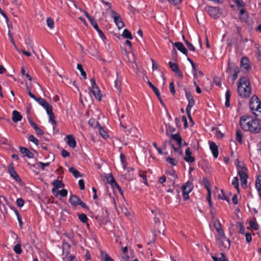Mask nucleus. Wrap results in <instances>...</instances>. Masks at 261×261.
<instances>
[{
    "label": "nucleus",
    "mask_w": 261,
    "mask_h": 261,
    "mask_svg": "<svg viewBox=\"0 0 261 261\" xmlns=\"http://www.w3.org/2000/svg\"><path fill=\"white\" fill-rule=\"evenodd\" d=\"M218 233V236L216 237L217 243L221 249L228 250L230 247V241L227 239L224 232L222 228L216 230Z\"/></svg>",
    "instance_id": "nucleus-4"
},
{
    "label": "nucleus",
    "mask_w": 261,
    "mask_h": 261,
    "mask_svg": "<svg viewBox=\"0 0 261 261\" xmlns=\"http://www.w3.org/2000/svg\"><path fill=\"white\" fill-rule=\"evenodd\" d=\"M238 93L243 98H248L251 94V88L249 79L245 76L241 77L238 82Z\"/></svg>",
    "instance_id": "nucleus-2"
},
{
    "label": "nucleus",
    "mask_w": 261,
    "mask_h": 261,
    "mask_svg": "<svg viewBox=\"0 0 261 261\" xmlns=\"http://www.w3.org/2000/svg\"><path fill=\"white\" fill-rule=\"evenodd\" d=\"M57 192L62 197H65L67 195V191L66 189H62Z\"/></svg>",
    "instance_id": "nucleus-62"
},
{
    "label": "nucleus",
    "mask_w": 261,
    "mask_h": 261,
    "mask_svg": "<svg viewBox=\"0 0 261 261\" xmlns=\"http://www.w3.org/2000/svg\"><path fill=\"white\" fill-rule=\"evenodd\" d=\"M171 138L176 141L177 144L179 147H181L182 145V139L179 134H172Z\"/></svg>",
    "instance_id": "nucleus-23"
},
{
    "label": "nucleus",
    "mask_w": 261,
    "mask_h": 261,
    "mask_svg": "<svg viewBox=\"0 0 261 261\" xmlns=\"http://www.w3.org/2000/svg\"><path fill=\"white\" fill-rule=\"evenodd\" d=\"M249 223L250 227H251L254 230H257L258 229V228H259L258 225L254 220H250Z\"/></svg>",
    "instance_id": "nucleus-40"
},
{
    "label": "nucleus",
    "mask_w": 261,
    "mask_h": 261,
    "mask_svg": "<svg viewBox=\"0 0 261 261\" xmlns=\"http://www.w3.org/2000/svg\"><path fill=\"white\" fill-rule=\"evenodd\" d=\"M35 100L37 101L39 105L44 108L46 112H49V109L52 108L51 106L49 105L44 98L41 97H37V99H35Z\"/></svg>",
    "instance_id": "nucleus-10"
},
{
    "label": "nucleus",
    "mask_w": 261,
    "mask_h": 261,
    "mask_svg": "<svg viewBox=\"0 0 261 261\" xmlns=\"http://www.w3.org/2000/svg\"><path fill=\"white\" fill-rule=\"evenodd\" d=\"M240 70L238 67L236 66L233 68V74L232 76V81L233 83L237 79L238 77V74L239 73Z\"/></svg>",
    "instance_id": "nucleus-33"
},
{
    "label": "nucleus",
    "mask_w": 261,
    "mask_h": 261,
    "mask_svg": "<svg viewBox=\"0 0 261 261\" xmlns=\"http://www.w3.org/2000/svg\"><path fill=\"white\" fill-rule=\"evenodd\" d=\"M53 185L55 188L59 189L62 187L63 184L61 180L57 179L53 182Z\"/></svg>",
    "instance_id": "nucleus-44"
},
{
    "label": "nucleus",
    "mask_w": 261,
    "mask_h": 261,
    "mask_svg": "<svg viewBox=\"0 0 261 261\" xmlns=\"http://www.w3.org/2000/svg\"><path fill=\"white\" fill-rule=\"evenodd\" d=\"M69 171L71 173L75 178L80 177L82 176L81 173L75 168L71 167L69 169Z\"/></svg>",
    "instance_id": "nucleus-31"
},
{
    "label": "nucleus",
    "mask_w": 261,
    "mask_h": 261,
    "mask_svg": "<svg viewBox=\"0 0 261 261\" xmlns=\"http://www.w3.org/2000/svg\"><path fill=\"white\" fill-rule=\"evenodd\" d=\"M122 36L123 37H124V38H126V39H133V37H132L131 33L127 29L124 30V31H123L122 34Z\"/></svg>",
    "instance_id": "nucleus-36"
},
{
    "label": "nucleus",
    "mask_w": 261,
    "mask_h": 261,
    "mask_svg": "<svg viewBox=\"0 0 261 261\" xmlns=\"http://www.w3.org/2000/svg\"><path fill=\"white\" fill-rule=\"evenodd\" d=\"M96 31L97 32L99 36L102 40H104L106 39L105 34L99 28H98V29L96 30Z\"/></svg>",
    "instance_id": "nucleus-57"
},
{
    "label": "nucleus",
    "mask_w": 261,
    "mask_h": 261,
    "mask_svg": "<svg viewBox=\"0 0 261 261\" xmlns=\"http://www.w3.org/2000/svg\"><path fill=\"white\" fill-rule=\"evenodd\" d=\"M29 140L34 143L35 145H37L39 144L38 139L34 135H30L29 137Z\"/></svg>",
    "instance_id": "nucleus-50"
},
{
    "label": "nucleus",
    "mask_w": 261,
    "mask_h": 261,
    "mask_svg": "<svg viewBox=\"0 0 261 261\" xmlns=\"http://www.w3.org/2000/svg\"><path fill=\"white\" fill-rule=\"evenodd\" d=\"M212 258L214 261H228V259L225 257L224 253H220L212 255Z\"/></svg>",
    "instance_id": "nucleus-15"
},
{
    "label": "nucleus",
    "mask_w": 261,
    "mask_h": 261,
    "mask_svg": "<svg viewBox=\"0 0 261 261\" xmlns=\"http://www.w3.org/2000/svg\"><path fill=\"white\" fill-rule=\"evenodd\" d=\"M193 189V184L191 181H187L182 187V191L184 192L190 193Z\"/></svg>",
    "instance_id": "nucleus-21"
},
{
    "label": "nucleus",
    "mask_w": 261,
    "mask_h": 261,
    "mask_svg": "<svg viewBox=\"0 0 261 261\" xmlns=\"http://www.w3.org/2000/svg\"><path fill=\"white\" fill-rule=\"evenodd\" d=\"M64 261H73L75 258V256L73 255H70L68 256H64L62 257Z\"/></svg>",
    "instance_id": "nucleus-54"
},
{
    "label": "nucleus",
    "mask_w": 261,
    "mask_h": 261,
    "mask_svg": "<svg viewBox=\"0 0 261 261\" xmlns=\"http://www.w3.org/2000/svg\"><path fill=\"white\" fill-rule=\"evenodd\" d=\"M166 161L167 163H169L172 166H175L178 164V161L177 160L170 156H168V158H167Z\"/></svg>",
    "instance_id": "nucleus-34"
},
{
    "label": "nucleus",
    "mask_w": 261,
    "mask_h": 261,
    "mask_svg": "<svg viewBox=\"0 0 261 261\" xmlns=\"http://www.w3.org/2000/svg\"><path fill=\"white\" fill-rule=\"evenodd\" d=\"M107 181L112 186H114L117 184L112 174H110L108 177H107Z\"/></svg>",
    "instance_id": "nucleus-38"
},
{
    "label": "nucleus",
    "mask_w": 261,
    "mask_h": 261,
    "mask_svg": "<svg viewBox=\"0 0 261 261\" xmlns=\"http://www.w3.org/2000/svg\"><path fill=\"white\" fill-rule=\"evenodd\" d=\"M249 107L254 115L258 116L259 114H257V112H258L260 113L261 116V102L256 95H254L250 98Z\"/></svg>",
    "instance_id": "nucleus-5"
},
{
    "label": "nucleus",
    "mask_w": 261,
    "mask_h": 261,
    "mask_svg": "<svg viewBox=\"0 0 261 261\" xmlns=\"http://www.w3.org/2000/svg\"><path fill=\"white\" fill-rule=\"evenodd\" d=\"M169 66L171 70L174 72L179 69V67L176 63H173L171 61L169 62Z\"/></svg>",
    "instance_id": "nucleus-41"
},
{
    "label": "nucleus",
    "mask_w": 261,
    "mask_h": 261,
    "mask_svg": "<svg viewBox=\"0 0 261 261\" xmlns=\"http://www.w3.org/2000/svg\"><path fill=\"white\" fill-rule=\"evenodd\" d=\"M112 17L113 18L114 21L118 29L120 30L123 28L124 24L119 14L114 10L112 11Z\"/></svg>",
    "instance_id": "nucleus-8"
},
{
    "label": "nucleus",
    "mask_w": 261,
    "mask_h": 261,
    "mask_svg": "<svg viewBox=\"0 0 261 261\" xmlns=\"http://www.w3.org/2000/svg\"><path fill=\"white\" fill-rule=\"evenodd\" d=\"M214 227L215 228L216 230L217 229L222 228L221 224L220 221L218 220H215L213 223Z\"/></svg>",
    "instance_id": "nucleus-56"
},
{
    "label": "nucleus",
    "mask_w": 261,
    "mask_h": 261,
    "mask_svg": "<svg viewBox=\"0 0 261 261\" xmlns=\"http://www.w3.org/2000/svg\"><path fill=\"white\" fill-rule=\"evenodd\" d=\"M185 95H186V99H187V100L188 101L194 100V98L193 96L192 95V94H191V93L190 92H188L186 90H185Z\"/></svg>",
    "instance_id": "nucleus-48"
},
{
    "label": "nucleus",
    "mask_w": 261,
    "mask_h": 261,
    "mask_svg": "<svg viewBox=\"0 0 261 261\" xmlns=\"http://www.w3.org/2000/svg\"><path fill=\"white\" fill-rule=\"evenodd\" d=\"M16 203L19 207H21L24 205V201L22 198H17Z\"/></svg>",
    "instance_id": "nucleus-58"
},
{
    "label": "nucleus",
    "mask_w": 261,
    "mask_h": 261,
    "mask_svg": "<svg viewBox=\"0 0 261 261\" xmlns=\"http://www.w3.org/2000/svg\"><path fill=\"white\" fill-rule=\"evenodd\" d=\"M205 9L209 15L214 19L218 18L221 15V12L219 7L207 6Z\"/></svg>",
    "instance_id": "nucleus-6"
},
{
    "label": "nucleus",
    "mask_w": 261,
    "mask_h": 261,
    "mask_svg": "<svg viewBox=\"0 0 261 261\" xmlns=\"http://www.w3.org/2000/svg\"><path fill=\"white\" fill-rule=\"evenodd\" d=\"M192 73L194 76V78L197 79V72L198 70L197 69L195 64L193 65L192 66Z\"/></svg>",
    "instance_id": "nucleus-53"
},
{
    "label": "nucleus",
    "mask_w": 261,
    "mask_h": 261,
    "mask_svg": "<svg viewBox=\"0 0 261 261\" xmlns=\"http://www.w3.org/2000/svg\"><path fill=\"white\" fill-rule=\"evenodd\" d=\"M231 184H232V185L239 191V179H238V177H233Z\"/></svg>",
    "instance_id": "nucleus-43"
},
{
    "label": "nucleus",
    "mask_w": 261,
    "mask_h": 261,
    "mask_svg": "<svg viewBox=\"0 0 261 261\" xmlns=\"http://www.w3.org/2000/svg\"><path fill=\"white\" fill-rule=\"evenodd\" d=\"M25 43L28 46V49H33V41L30 38L25 39Z\"/></svg>",
    "instance_id": "nucleus-45"
},
{
    "label": "nucleus",
    "mask_w": 261,
    "mask_h": 261,
    "mask_svg": "<svg viewBox=\"0 0 261 261\" xmlns=\"http://www.w3.org/2000/svg\"><path fill=\"white\" fill-rule=\"evenodd\" d=\"M96 126L98 129V130H99V132L100 135L103 138H106L108 136V133H107V132H106L103 129V128L101 126V125H100V124L99 123H98V122L96 123Z\"/></svg>",
    "instance_id": "nucleus-27"
},
{
    "label": "nucleus",
    "mask_w": 261,
    "mask_h": 261,
    "mask_svg": "<svg viewBox=\"0 0 261 261\" xmlns=\"http://www.w3.org/2000/svg\"><path fill=\"white\" fill-rule=\"evenodd\" d=\"M26 90L27 91V93L32 98L34 99V100L37 99V97H36L35 95L31 93L28 86H27Z\"/></svg>",
    "instance_id": "nucleus-59"
},
{
    "label": "nucleus",
    "mask_w": 261,
    "mask_h": 261,
    "mask_svg": "<svg viewBox=\"0 0 261 261\" xmlns=\"http://www.w3.org/2000/svg\"><path fill=\"white\" fill-rule=\"evenodd\" d=\"M114 86L119 92H121V80L118 76L115 81Z\"/></svg>",
    "instance_id": "nucleus-37"
},
{
    "label": "nucleus",
    "mask_w": 261,
    "mask_h": 261,
    "mask_svg": "<svg viewBox=\"0 0 261 261\" xmlns=\"http://www.w3.org/2000/svg\"><path fill=\"white\" fill-rule=\"evenodd\" d=\"M13 250L15 253L17 254H20L22 253V249L19 244H17L15 245L14 247Z\"/></svg>",
    "instance_id": "nucleus-46"
},
{
    "label": "nucleus",
    "mask_w": 261,
    "mask_h": 261,
    "mask_svg": "<svg viewBox=\"0 0 261 261\" xmlns=\"http://www.w3.org/2000/svg\"><path fill=\"white\" fill-rule=\"evenodd\" d=\"M171 146H172V148L173 149V150L174 151V152H177V153H178L179 155H181L182 154V151L181 149V147H179V146H178V147H175L173 144H171Z\"/></svg>",
    "instance_id": "nucleus-52"
},
{
    "label": "nucleus",
    "mask_w": 261,
    "mask_h": 261,
    "mask_svg": "<svg viewBox=\"0 0 261 261\" xmlns=\"http://www.w3.org/2000/svg\"><path fill=\"white\" fill-rule=\"evenodd\" d=\"M70 246L69 244L67 242H64L62 244V252L63 256H65L66 257L68 256L70 253Z\"/></svg>",
    "instance_id": "nucleus-20"
},
{
    "label": "nucleus",
    "mask_w": 261,
    "mask_h": 261,
    "mask_svg": "<svg viewBox=\"0 0 261 261\" xmlns=\"http://www.w3.org/2000/svg\"><path fill=\"white\" fill-rule=\"evenodd\" d=\"M240 178L241 185L242 187L246 186L247 182V178L248 177L247 173L241 174L239 175Z\"/></svg>",
    "instance_id": "nucleus-26"
},
{
    "label": "nucleus",
    "mask_w": 261,
    "mask_h": 261,
    "mask_svg": "<svg viewBox=\"0 0 261 261\" xmlns=\"http://www.w3.org/2000/svg\"><path fill=\"white\" fill-rule=\"evenodd\" d=\"M81 200L75 195H71L69 199V201L73 206H76L79 205V204Z\"/></svg>",
    "instance_id": "nucleus-18"
},
{
    "label": "nucleus",
    "mask_w": 261,
    "mask_h": 261,
    "mask_svg": "<svg viewBox=\"0 0 261 261\" xmlns=\"http://www.w3.org/2000/svg\"><path fill=\"white\" fill-rule=\"evenodd\" d=\"M46 22H47V26L49 28L51 29L54 28V20L53 19H51L50 17L47 18V20H46Z\"/></svg>",
    "instance_id": "nucleus-47"
},
{
    "label": "nucleus",
    "mask_w": 261,
    "mask_h": 261,
    "mask_svg": "<svg viewBox=\"0 0 261 261\" xmlns=\"http://www.w3.org/2000/svg\"><path fill=\"white\" fill-rule=\"evenodd\" d=\"M9 173L11 176L16 181L19 182L21 181V179L17 174V172L14 170L12 166H9L8 169Z\"/></svg>",
    "instance_id": "nucleus-14"
},
{
    "label": "nucleus",
    "mask_w": 261,
    "mask_h": 261,
    "mask_svg": "<svg viewBox=\"0 0 261 261\" xmlns=\"http://www.w3.org/2000/svg\"><path fill=\"white\" fill-rule=\"evenodd\" d=\"M20 152L23 154L24 156L32 159L34 157L33 153L31 152L28 148L24 147H19Z\"/></svg>",
    "instance_id": "nucleus-16"
},
{
    "label": "nucleus",
    "mask_w": 261,
    "mask_h": 261,
    "mask_svg": "<svg viewBox=\"0 0 261 261\" xmlns=\"http://www.w3.org/2000/svg\"><path fill=\"white\" fill-rule=\"evenodd\" d=\"M184 160L189 163H191L195 161V158L192 156V152L189 148L186 149Z\"/></svg>",
    "instance_id": "nucleus-13"
},
{
    "label": "nucleus",
    "mask_w": 261,
    "mask_h": 261,
    "mask_svg": "<svg viewBox=\"0 0 261 261\" xmlns=\"http://www.w3.org/2000/svg\"><path fill=\"white\" fill-rule=\"evenodd\" d=\"M79 185L81 190L85 189V182L83 179H82L79 180Z\"/></svg>",
    "instance_id": "nucleus-63"
},
{
    "label": "nucleus",
    "mask_w": 261,
    "mask_h": 261,
    "mask_svg": "<svg viewBox=\"0 0 261 261\" xmlns=\"http://www.w3.org/2000/svg\"><path fill=\"white\" fill-rule=\"evenodd\" d=\"M234 2L238 8H243L245 6V3L242 0H234Z\"/></svg>",
    "instance_id": "nucleus-51"
},
{
    "label": "nucleus",
    "mask_w": 261,
    "mask_h": 261,
    "mask_svg": "<svg viewBox=\"0 0 261 261\" xmlns=\"http://www.w3.org/2000/svg\"><path fill=\"white\" fill-rule=\"evenodd\" d=\"M89 21L90 22L91 25L93 26V27L94 28L95 30L98 29L99 27L98 26V24L95 21L94 18L92 17V18H91L90 20H89Z\"/></svg>",
    "instance_id": "nucleus-55"
},
{
    "label": "nucleus",
    "mask_w": 261,
    "mask_h": 261,
    "mask_svg": "<svg viewBox=\"0 0 261 261\" xmlns=\"http://www.w3.org/2000/svg\"><path fill=\"white\" fill-rule=\"evenodd\" d=\"M165 173L167 175H168L173 179H176L177 177V175L175 172V171L173 168L169 169L168 170H166Z\"/></svg>",
    "instance_id": "nucleus-29"
},
{
    "label": "nucleus",
    "mask_w": 261,
    "mask_h": 261,
    "mask_svg": "<svg viewBox=\"0 0 261 261\" xmlns=\"http://www.w3.org/2000/svg\"><path fill=\"white\" fill-rule=\"evenodd\" d=\"M77 69L80 71L81 75L85 79H87V74L85 71L84 70L83 68V66L81 64H77Z\"/></svg>",
    "instance_id": "nucleus-39"
},
{
    "label": "nucleus",
    "mask_w": 261,
    "mask_h": 261,
    "mask_svg": "<svg viewBox=\"0 0 261 261\" xmlns=\"http://www.w3.org/2000/svg\"><path fill=\"white\" fill-rule=\"evenodd\" d=\"M173 45L176 47V48L186 56H188V51L186 48L185 47L184 44L180 42H175L172 43Z\"/></svg>",
    "instance_id": "nucleus-11"
},
{
    "label": "nucleus",
    "mask_w": 261,
    "mask_h": 261,
    "mask_svg": "<svg viewBox=\"0 0 261 261\" xmlns=\"http://www.w3.org/2000/svg\"><path fill=\"white\" fill-rule=\"evenodd\" d=\"M37 135H42L44 134V132L41 130L38 126L34 128Z\"/></svg>",
    "instance_id": "nucleus-64"
},
{
    "label": "nucleus",
    "mask_w": 261,
    "mask_h": 261,
    "mask_svg": "<svg viewBox=\"0 0 261 261\" xmlns=\"http://www.w3.org/2000/svg\"><path fill=\"white\" fill-rule=\"evenodd\" d=\"M148 84L149 86V87L152 89L156 96L158 98H160V94L158 89L149 81L148 82Z\"/></svg>",
    "instance_id": "nucleus-35"
},
{
    "label": "nucleus",
    "mask_w": 261,
    "mask_h": 261,
    "mask_svg": "<svg viewBox=\"0 0 261 261\" xmlns=\"http://www.w3.org/2000/svg\"><path fill=\"white\" fill-rule=\"evenodd\" d=\"M65 142L68 145L72 148H74L76 146V141L72 135H68L64 138Z\"/></svg>",
    "instance_id": "nucleus-9"
},
{
    "label": "nucleus",
    "mask_w": 261,
    "mask_h": 261,
    "mask_svg": "<svg viewBox=\"0 0 261 261\" xmlns=\"http://www.w3.org/2000/svg\"><path fill=\"white\" fill-rule=\"evenodd\" d=\"M236 136V140L238 141V142L241 144L242 143L243 133L240 129L237 130Z\"/></svg>",
    "instance_id": "nucleus-32"
},
{
    "label": "nucleus",
    "mask_w": 261,
    "mask_h": 261,
    "mask_svg": "<svg viewBox=\"0 0 261 261\" xmlns=\"http://www.w3.org/2000/svg\"><path fill=\"white\" fill-rule=\"evenodd\" d=\"M169 89L172 95H174L175 94V90L174 89V86L173 83H170L169 84Z\"/></svg>",
    "instance_id": "nucleus-61"
},
{
    "label": "nucleus",
    "mask_w": 261,
    "mask_h": 261,
    "mask_svg": "<svg viewBox=\"0 0 261 261\" xmlns=\"http://www.w3.org/2000/svg\"><path fill=\"white\" fill-rule=\"evenodd\" d=\"M255 187L258 192L259 196L261 197V175H258L256 178Z\"/></svg>",
    "instance_id": "nucleus-25"
},
{
    "label": "nucleus",
    "mask_w": 261,
    "mask_h": 261,
    "mask_svg": "<svg viewBox=\"0 0 261 261\" xmlns=\"http://www.w3.org/2000/svg\"><path fill=\"white\" fill-rule=\"evenodd\" d=\"M240 124L243 130L253 134L258 133L261 129L260 124L257 120L246 115L241 117Z\"/></svg>",
    "instance_id": "nucleus-1"
},
{
    "label": "nucleus",
    "mask_w": 261,
    "mask_h": 261,
    "mask_svg": "<svg viewBox=\"0 0 261 261\" xmlns=\"http://www.w3.org/2000/svg\"><path fill=\"white\" fill-rule=\"evenodd\" d=\"M231 96V92L229 89H227L225 92V106L226 108H229L230 107V98Z\"/></svg>",
    "instance_id": "nucleus-24"
},
{
    "label": "nucleus",
    "mask_w": 261,
    "mask_h": 261,
    "mask_svg": "<svg viewBox=\"0 0 261 261\" xmlns=\"http://www.w3.org/2000/svg\"><path fill=\"white\" fill-rule=\"evenodd\" d=\"M195 103V100L188 101V104L186 108V112L187 114V116L188 117V118L191 121H192V116L191 115V111L192 108L194 106Z\"/></svg>",
    "instance_id": "nucleus-19"
},
{
    "label": "nucleus",
    "mask_w": 261,
    "mask_h": 261,
    "mask_svg": "<svg viewBox=\"0 0 261 261\" xmlns=\"http://www.w3.org/2000/svg\"><path fill=\"white\" fill-rule=\"evenodd\" d=\"M236 226L237 227L239 228V232L244 234L245 232V228L243 224L242 223L238 222Z\"/></svg>",
    "instance_id": "nucleus-42"
},
{
    "label": "nucleus",
    "mask_w": 261,
    "mask_h": 261,
    "mask_svg": "<svg viewBox=\"0 0 261 261\" xmlns=\"http://www.w3.org/2000/svg\"><path fill=\"white\" fill-rule=\"evenodd\" d=\"M91 86L90 88V92L94 96L95 98L98 100H100L101 99V95L98 87L96 85L95 80L94 79L91 80Z\"/></svg>",
    "instance_id": "nucleus-7"
},
{
    "label": "nucleus",
    "mask_w": 261,
    "mask_h": 261,
    "mask_svg": "<svg viewBox=\"0 0 261 261\" xmlns=\"http://www.w3.org/2000/svg\"><path fill=\"white\" fill-rule=\"evenodd\" d=\"M241 66L246 71H248L250 68V61L248 58L243 57L241 60Z\"/></svg>",
    "instance_id": "nucleus-12"
},
{
    "label": "nucleus",
    "mask_w": 261,
    "mask_h": 261,
    "mask_svg": "<svg viewBox=\"0 0 261 261\" xmlns=\"http://www.w3.org/2000/svg\"><path fill=\"white\" fill-rule=\"evenodd\" d=\"M245 239L247 243H250L252 241V237L249 232L245 233Z\"/></svg>",
    "instance_id": "nucleus-60"
},
{
    "label": "nucleus",
    "mask_w": 261,
    "mask_h": 261,
    "mask_svg": "<svg viewBox=\"0 0 261 261\" xmlns=\"http://www.w3.org/2000/svg\"><path fill=\"white\" fill-rule=\"evenodd\" d=\"M47 115L49 116V121L52 124H55L56 123V122L55 120V116L53 112V109L51 108L49 109V112H46Z\"/></svg>",
    "instance_id": "nucleus-28"
},
{
    "label": "nucleus",
    "mask_w": 261,
    "mask_h": 261,
    "mask_svg": "<svg viewBox=\"0 0 261 261\" xmlns=\"http://www.w3.org/2000/svg\"><path fill=\"white\" fill-rule=\"evenodd\" d=\"M218 233V236L216 237L217 243L221 249L228 250L230 247V241L227 239L224 232L222 228L216 230Z\"/></svg>",
    "instance_id": "nucleus-3"
},
{
    "label": "nucleus",
    "mask_w": 261,
    "mask_h": 261,
    "mask_svg": "<svg viewBox=\"0 0 261 261\" xmlns=\"http://www.w3.org/2000/svg\"><path fill=\"white\" fill-rule=\"evenodd\" d=\"M210 148L215 158H217L218 156V146L214 142H210Z\"/></svg>",
    "instance_id": "nucleus-17"
},
{
    "label": "nucleus",
    "mask_w": 261,
    "mask_h": 261,
    "mask_svg": "<svg viewBox=\"0 0 261 261\" xmlns=\"http://www.w3.org/2000/svg\"><path fill=\"white\" fill-rule=\"evenodd\" d=\"M12 119L13 122H17L18 121H20L22 119V116L19 112H18L16 110H14L13 111L12 113Z\"/></svg>",
    "instance_id": "nucleus-22"
},
{
    "label": "nucleus",
    "mask_w": 261,
    "mask_h": 261,
    "mask_svg": "<svg viewBox=\"0 0 261 261\" xmlns=\"http://www.w3.org/2000/svg\"><path fill=\"white\" fill-rule=\"evenodd\" d=\"M237 172L238 174H244L247 173V168L242 165H237Z\"/></svg>",
    "instance_id": "nucleus-30"
},
{
    "label": "nucleus",
    "mask_w": 261,
    "mask_h": 261,
    "mask_svg": "<svg viewBox=\"0 0 261 261\" xmlns=\"http://www.w3.org/2000/svg\"><path fill=\"white\" fill-rule=\"evenodd\" d=\"M79 219L84 223H86L88 219L87 216L84 214H80L79 215Z\"/></svg>",
    "instance_id": "nucleus-49"
}]
</instances>
